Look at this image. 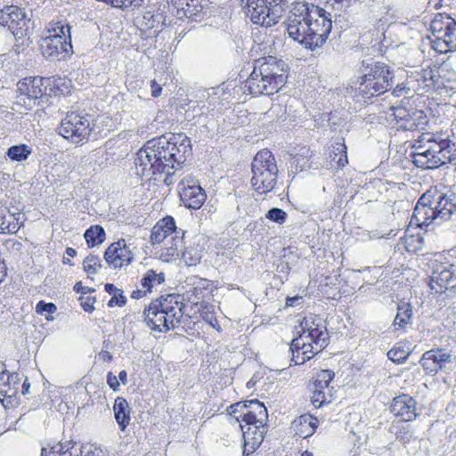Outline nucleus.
I'll return each instance as SVG.
<instances>
[{"mask_svg": "<svg viewBox=\"0 0 456 456\" xmlns=\"http://www.w3.org/2000/svg\"><path fill=\"white\" fill-rule=\"evenodd\" d=\"M191 151V140L183 134H163L149 140L136 153V175L155 180L157 175H165L163 181L170 186L175 183L176 171L182 168Z\"/></svg>", "mask_w": 456, "mask_h": 456, "instance_id": "nucleus-1", "label": "nucleus"}, {"mask_svg": "<svg viewBox=\"0 0 456 456\" xmlns=\"http://www.w3.org/2000/svg\"><path fill=\"white\" fill-rule=\"evenodd\" d=\"M285 24L289 37L310 50L321 48L332 28L330 13L306 2L292 4Z\"/></svg>", "mask_w": 456, "mask_h": 456, "instance_id": "nucleus-2", "label": "nucleus"}, {"mask_svg": "<svg viewBox=\"0 0 456 456\" xmlns=\"http://www.w3.org/2000/svg\"><path fill=\"white\" fill-rule=\"evenodd\" d=\"M287 79V67L283 61L273 56L257 59L253 70L244 82L243 94L252 95H273L284 86Z\"/></svg>", "mask_w": 456, "mask_h": 456, "instance_id": "nucleus-3", "label": "nucleus"}, {"mask_svg": "<svg viewBox=\"0 0 456 456\" xmlns=\"http://www.w3.org/2000/svg\"><path fill=\"white\" fill-rule=\"evenodd\" d=\"M251 185L259 195H265L275 189L279 169L270 151L262 150L256 154L251 163Z\"/></svg>", "mask_w": 456, "mask_h": 456, "instance_id": "nucleus-4", "label": "nucleus"}, {"mask_svg": "<svg viewBox=\"0 0 456 456\" xmlns=\"http://www.w3.org/2000/svg\"><path fill=\"white\" fill-rule=\"evenodd\" d=\"M394 75L390 68L383 62H374L365 68L356 92L364 100H370L392 89Z\"/></svg>", "mask_w": 456, "mask_h": 456, "instance_id": "nucleus-5", "label": "nucleus"}, {"mask_svg": "<svg viewBox=\"0 0 456 456\" xmlns=\"http://www.w3.org/2000/svg\"><path fill=\"white\" fill-rule=\"evenodd\" d=\"M70 26L61 21L49 23V35L41 40L42 54L51 60L64 59L71 52Z\"/></svg>", "mask_w": 456, "mask_h": 456, "instance_id": "nucleus-6", "label": "nucleus"}, {"mask_svg": "<svg viewBox=\"0 0 456 456\" xmlns=\"http://www.w3.org/2000/svg\"><path fill=\"white\" fill-rule=\"evenodd\" d=\"M250 20L269 28L278 23L288 0H239Z\"/></svg>", "mask_w": 456, "mask_h": 456, "instance_id": "nucleus-7", "label": "nucleus"}, {"mask_svg": "<svg viewBox=\"0 0 456 456\" xmlns=\"http://www.w3.org/2000/svg\"><path fill=\"white\" fill-rule=\"evenodd\" d=\"M94 128V119L90 114L70 111L61 119L58 134L72 143L87 141Z\"/></svg>", "mask_w": 456, "mask_h": 456, "instance_id": "nucleus-8", "label": "nucleus"}, {"mask_svg": "<svg viewBox=\"0 0 456 456\" xmlns=\"http://www.w3.org/2000/svg\"><path fill=\"white\" fill-rule=\"evenodd\" d=\"M456 216V200L439 196L435 207L415 206L411 217V224L418 227L428 226L433 222L447 221Z\"/></svg>", "mask_w": 456, "mask_h": 456, "instance_id": "nucleus-9", "label": "nucleus"}, {"mask_svg": "<svg viewBox=\"0 0 456 456\" xmlns=\"http://www.w3.org/2000/svg\"><path fill=\"white\" fill-rule=\"evenodd\" d=\"M433 43L440 52L456 49V21L449 15L437 13L430 23Z\"/></svg>", "mask_w": 456, "mask_h": 456, "instance_id": "nucleus-10", "label": "nucleus"}, {"mask_svg": "<svg viewBox=\"0 0 456 456\" xmlns=\"http://www.w3.org/2000/svg\"><path fill=\"white\" fill-rule=\"evenodd\" d=\"M49 78L42 77H25L17 84L18 102L29 104L31 101L44 99L48 97L46 93L49 86Z\"/></svg>", "mask_w": 456, "mask_h": 456, "instance_id": "nucleus-11", "label": "nucleus"}, {"mask_svg": "<svg viewBox=\"0 0 456 456\" xmlns=\"http://www.w3.org/2000/svg\"><path fill=\"white\" fill-rule=\"evenodd\" d=\"M298 335L302 339L314 342L316 351H322L329 340V333L321 318L305 317L299 324Z\"/></svg>", "mask_w": 456, "mask_h": 456, "instance_id": "nucleus-12", "label": "nucleus"}, {"mask_svg": "<svg viewBox=\"0 0 456 456\" xmlns=\"http://www.w3.org/2000/svg\"><path fill=\"white\" fill-rule=\"evenodd\" d=\"M455 359L452 350L436 347L426 351L422 354L419 363L427 374L436 375L439 370H443L446 364L452 363Z\"/></svg>", "mask_w": 456, "mask_h": 456, "instance_id": "nucleus-13", "label": "nucleus"}, {"mask_svg": "<svg viewBox=\"0 0 456 456\" xmlns=\"http://www.w3.org/2000/svg\"><path fill=\"white\" fill-rule=\"evenodd\" d=\"M430 289L436 294H442L456 287V266L439 265L430 277Z\"/></svg>", "mask_w": 456, "mask_h": 456, "instance_id": "nucleus-14", "label": "nucleus"}, {"mask_svg": "<svg viewBox=\"0 0 456 456\" xmlns=\"http://www.w3.org/2000/svg\"><path fill=\"white\" fill-rule=\"evenodd\" d=\"M162 310L164 318L167 319L168 330H174L181 323V320L184 314V304L182 302L180 295L168 294L162 296Z\"/></svg>", "mask_w": 456, "mask_h": 456, "instance_id": "nucleus-15", "label": "nucleus"}, {"mask_svg": "<svg viewBox=\"0 0 456 456\" xmlns=\"http://www.w3.org/2000/svg\"><path fill=\"white\" fill-rule=\"evenodd\" d=\"M104 259L114 268L128 265L134 259V254L126 244L125 240L112 243L104 252Z\"/></svg>", "mask_w": 456, "mask_h": 456, "instance_id": "nucleus-16", "label": "nucleus"}, {"mask_svg": "<svg viewBox=\"0 0 456 456\" xmlns=\"http://www.w3.org/2000/svg\"><path fill=\"white\" fill-rule=\"evenodd\" d=\"M248 406L245 412L234 416L236 421L244 422L245 424L243 426H245V428L253 426L263 428V424H265L268 418L265 406L258 400H250L248 401Z\"/></svg>", "mask_w": 456, "mask_h": 456, "instance_id": "nucleus-17", "label": "nucleus"}, {"mask_svg": "<svg viewBox=\"0 0 456 456\" xmlns=\"http://www.w3.org/2000/svg\"><path fill=\"white\" fill-rule=\"evenodd\" d=\"M390 411L403 421H412L419 415L416 400L406 394H402L393 399Z\"/></svg>", "mask_w": 456, "mask_h": 456, "instance_id": "nucleus-18", "label": "nucleus"}, {"mask_svg": "<svg viewBox=\"0 0 456 456\" xmlns=\"http://www.w3.org/2000/svg\"><path fill=\"white\" fill-rule=\"evenodd\" d=\"M162 296L153 300L143 312L144 320L151 330L159 332H166L168 330L167 319L160 307L162 305Z\"/></svg>", "mask_w": 456, "mask_h": 456, "instance_id": "nucleus-19", "label": "nucleus"}, {"mask_svg": "<svg viewBox=\"0 0 456 456\" xmlns=\"http://www.w3.org/2000/svg\"><path fill=\"white\" fill-rule=\"evenodd\" d=\"M175 235L183 236V232L177 230L172 216H166L153 226L151 234V241L152 244H159L168 237H170L172 240V237Z\"/></svg>", "mask_w": 456, "mask_h": 456, "instance_id": "nucleus-20", "label": "nucleus"}, {"mask_svg": "<svg viewBox=\"0 0 456 456\" xmlns=\"http://www.w3.org/2000/svg\"><path fill=\"white\" fill-rule=\"evenodd\" d=\"M18 375L9 374L7 370L0 373V402L4 408L12 405L18 393Z\"/></svg>", "mask_w": 456, "mask_h": 456, "instance_id": "nucleus-21", "label": "nucleus"}, {"mask_svg": "<svg viewBox=\"0 0 456 456\" xmlns=\"http://www.w3.org/2000/svg\"><path fill=\"white\" fill-rule=\"evenodd\" d=\"M436 143L437 147L436 150V159H435L436 167L446 164H456V142L436 134Z\"/></svg>", "mask_w": 456, "mask_h": 456, "instance_id": "nucleus-22", "label": "nucleus"}, {"mask_svg": "<svg viewBox=\"0 0 456 456\" xmlns=\"http://www.w3.org/2000/svg\"><path fill=\"white\" fill-rule=\"evenodd\" d=\"M243 434L244 446H243V456H249L252 454L262 444L265 434L266 433L265 424H263V428L253 426L245 428L240 423Z\"/></svg>", "mask_w": 456, "mask_h": 456, "instance_id": "nucleus-23", "label": "nucleus"}, {"mask_svg": "<svg viewBox=\"0 0 456 456\" xmlns=\"http://www.w3.org/2000/svg\"><path fill=\"white\" fill-rule=\"evenodd\" d=\"M6 11L11 13L7 25L8 28L14 37H22L26 35L30 20L27 17L26 12L18 6H6Z\"/></svg>", "mask_w": 456, "mask_h": 456, "instance_id": "nucleus-24", "label": "nucleus"}, {"mask_svg": "<svg viewBox=\"0 0 456 456\" xmlns=\"http://www.w3.org/2000/svg\"><path fill=\"white\" fill-rule=\"evenodd\" d=\"M87 446L80 445L74 441H67L66 443H61L58 445L53 447V451L50 452L52 456H95L94 453L89 451L85 452ZM46 450L42 449V456L45 455Z\"/></svg>", "mask_w": 456, "mask_h": 456, "instance_id": "nucleus-25", "label": "nucleus"}, {"mask_svg": "<svg viewBox=\"0 0 456 456\" xmlns=\"http://www.w3.org/2000/svg\"><path fill=\"white\" fill-rule=\"evenodd\" d=\"M178 193L183 205L191 209H200L207 199V194L201 186L184 188Z\"/></svg>", "mask_w": 456, "mask_h": 456, "instance_id": "nucleus-26", "label": "nucleus"}, {"mask_svg": "<svg viewBox=\"0 0 456 456\" xmlns=\"http://www.w3.org/2000/svg\"><path fill=\"white\" fill-rule=\"evenodd\" d=\"M132 409L126 398L118 396L113 404V412L116 422L121 431H125L131 420Z\"/></svg>", "mask_w": 456, "mask_h": 456, "instance_id": "nucleus-27", "label": "nucleus"}, {"mask_svg": "<svg viewBox=\"0 0 456 456\" xmlns=\"http://www.w3.org/2000/svg\"><path fill=\"white\" fill-rule=\"evenodd\" d=\"M428 124V117L423 110L411 109L409 116L405 117L396 124L397 129L404 131H414L423 128Z\"/></svg>", "mask_w": 456, "mask_h": 456, "instance_id": "nucleus-28", "label": "nucleus"}, {"mask_svg": "<svg viewBox=\"0 0 456 456\" xmlns=\"http://www.w3.org/2000/svg\"><path fill=\"white\" fill-rule=\"evenodd\" d=\"M318 420L310 414H303L292 423L295 434L302 438L312 436L317 428Z\"/></svg>", "mask_w": 456, "mask_h": 456, "instance_id": "nucleus-29", "label": "nucleus"}, {"mask_svg": "<svg viewBox=\"0 0 456 456\" xmlns=\"http://www.w3.org/2000/svg\"><path fill=\"white\" fill-rule=\"evenodd\" d=\"M176 16L180 19L187 17L193 20H200L204 14V7L200 3V0H189L183 3L182 8H175Z\"/></svg>", "mask_w": 456, "mask_h": 456, "instance_id": "nucleus-30", "label": "nucleus"}, {"mask_svg": "<svg viewBox=\"0 0 456 456\" xmlns=\"http://www.w3.org/2000/svg\"><path fill=\"white\" fill-rule=\"evenodd\" d=\"M437 149L436 141L428 145V148L426 150V152L422 153L419 156L412 157V163L419 168L422 169H436V161H435L436 159V150Z\"/></svg>", "mask_w": 456, "mask_h": 456, "instance_id": "nucleus-31", "label": "nucleus"}, {"mask_svg": "<svg viewBox=\"0 0 456 456\" xmlns=\"http://www.w3.org/2000/svg\"><path fill=\"white\" fill-rule=\"evenodd\" d=\"M183 236L180 235L172 237L171 246L163 248L160 253V258L162 260L165 262H171L178 257L183 247Z\"/></svg>", "mask_w": 456, "mask_h": 456, "instance_id": "nucleus-32", "label": "nucleus"}, {"mask_svg": "<svg viewBox=\"0 0 456 456\" xmlns=\"http://www.w3.org/2000/svg\"><path fill=\"white\" fill-rule=\"evenodd\" d=\"M412 308L410 304L403 303L397 306V314L394 320L393 325L401 329H404L407 324L411 322Z\"/></svg>", "mask_w": 456, "mask_h": 456, "instance_id": "nucleus-33", "label": "nucleus"}, {"mask_svg": "<svg viewBox=\"0 0 456 456\" xmlns=\"http://www.w3.org/2000/svg\"><path fill=\"white\" fill-rule=\"evenodd\" d=\"M84 237L88 247L92 248L104 241L105 231L101 225H92L86 231Z\"/></svg>", "mask_w": 456, "mask_h": 456, "instance_id": "nucleus-34", "label": "nucleus"}, {"mask_svg": "<svg viewBox=\"0 0 456 456\" xmlns=\"http://www.w3.org/2000/svg\"><path fill=\"white\" fill-rule=\"evenodd\" d=\"M165 281V273L160 272L159 273L152 269L147 270L141 280V286L146 289V291H151L154 286L162 284Z\"/></svg>", "mask_w": 456, "mask_h": 456, "instance_id": "nucleus-35", "label": "nucleus"}, {"mask_svg": "<svg viewBox=\"0 0 456 456\" xmlns=\"http://www.w3.org/2000/svg\"><path fill=\"white\" fill-rule=\"evenodd\" d=\"M32 153V149L27 144H18L11 146L7 151L6 156L12 161L22 162L25 161Z\"/></svg>", "mask_w": 456, "mask_h": 456, "instance_id": "nucleus-36", "label": "nucleus"}, {"mask_svg": "<svg viewBox=\"0 0 456 456\" xmlns=\"http://www.w3.org/2000/svg\"><path fill=\"white\" fill-rule=\"evenodd\" d=\"M208 287V281L207 280H200L197 285L187 290L186 296L188 301L194 305H198L200 301L205 297Z\"/></svg>", "mask_w": 456, "mask_h": 456, "instance_id": "nucleus-37", "label": "nucleus"}, {"mask_svg": "<svg viewBox=\"0 0 456 456\" xmlns=\"http://www.w3.org/2000/svg\"><path fill=\"white\" fill-rule=\"evenodd\" d=\"M346 149L344 139L334 142L330 148V153L338 156L337 169L343 168L348 163Z\"/></svg>", "mask_w": 456, "mask_h": 456, "instance_id": "nucleus-38", "label": "nucleus"}, {"mask_svg": "<svg viewBox=\"0 0 456 456\" xmlns=\"http://www.w3.org/2000/svg\"><path fill=\"white\" fill-rule=\"evenodd\" d=\"M20 229V224L14 215L5 216L4 210H0V233H15Z\"/></svg>", "mask_w": 456, "mask_h": 456, "instance_id": "nucleus-39", "label": "nucleus"}, {"mask_svg": "<svg viewBox=\"0 0 456 456\" xmlns=\"http://www.w3.org/2000/svg\"><path fill=\"white\" fill-rule=\"evenodd\" d=\"M436 140V134H422L418 140L412 145L414 151L411 153V157L419 156L426 152L428 145L432 144Z\"/></svg>", "mask_w": 456, "mask_h": 456, "instance_id": "nucleus-40", "label": "nucleus"}, {"mask_svg": "<svg viewBox=\"0 0 456 456\" xmlns=\"http://www.w3.org/2000/svg\"><path fill=\"white\" fill-rule=\"evenodd\" d=\"M292 346L295 348H299L301 350V354L305 355V359L310 360L314 357V355L320 351H316L314 342L307 341L306 339H302V337L298 335L297 338H293Z\"/></svg>", "mask_w": 456, "mask_h": 456, "instance_id": "nucleus-41", "label": "nucleus"}, {"mask_svg": "<svg viewBox=\"0 0 456 456\" xmlns=\"http://www.w3.org/2000/svg\"><path fill=\"white\" fill-rule=\"evenodd\" d=\"M312 152L307 148H301L299 153H297L292 159V164L295 166L297 171H303L304 169L310 167V158Z\"/></svg>", "mask_w": 456, "mask_h": 456, "instance_id": "nucleus-42", "label": "nucleus"}, {"mask_svg": "<svg viewBox=\"0 0 456 456\" xmlns=\"http://www.w3.org/2000/svg\"><path fill=\"white\" fill-rule=\"evenodd\" d=\"M410 354L409 347L405 348L403 345H397L387 352V357L394 362L403 363L409 357Z\"/></svg>", "mask_w": 456, "mask_h": 456, "instance_id": "nucleus-43", "label": "nucleus"}, {"mask_svg": "<svg viewBox=\"0 0 456 456\" xmlns=\"http://www.w3.org/2000/svg\"><path fill=\"white\" fill-rule=\"evenodd\" d=\"M182 256L186 265L195 266L200 263L202 254L198 248H186Z\"/></svg>", "mask_w": 456, "mask_h": 456, "instance_id": "nucleus-44", "label": "nucleus"}, {"mask_svg": "<svg viewBox=\"0 0 456 456\" xmlns=\"http://www.w3.org/2000/svg\"><path fill=\"white\" fill-rule=\"evenodd\" d=\"M102 267L101 258L96 255L90 254L84 260V270L90 274H95Z\"/></svg>", "mask_w": 456, "mask_h": 456, "instance_id": "nucleus-45", "label": "nucleus"}, {"mask_svg": "<svg viewBox=\"0 0 456 456\" xmlns=\"http://www.w3.org/2000/svg\"><path fill=\"white\" fill-rule=\"evenodd\" d=\"M438 71L436 69H426L422 70V78L425 83V86L428 88H437L438 82Z\"/></svg>", "mask_w": 456, "mask_h": 456, "instance_id": "nucleus-46", "label": "nucleus"}, {"mask_svg": "<svg viewBox=\"0 0 456 456\" xmlns=\"http://www.w3.org/2000/svg\"><path fill=\"white\" fill-rule=\"evenodd\" d=\"M390 111L391 112L388 114V120L391 123H394L395 126H396V124L400 120H402L405 117L409 116V114L411 112V109L408 110L404 107L397 106V107H392L390 109Z\"/></svg>", "mask_w": 456, "mask_h": 456, "instance_id": "nucleus-47", "label": "nucleus"}, {"mask_svg": "<svg viewBox=\"0 0 456 456\" xmlns=\"http://www.w3.org/2000/svg\"><path fill=\"white\" fill-rule=\"evenodd\" d=\"M265 217L273 223L282 224L286 222L288 215L281 208H272L265 214Z\"/></svg>", "mask_w": 456, "mask_h": 456, "instance_id": "nucleus-48", "label": "nucleus"}, {"mask_svg": "<svg viewBox=\"0 0 456 456\" xmlns=\"http://www.w3.org/2000/svg\"><path fill=\"white\" fill-rule=\"evenodd\" d=\"M311 402L314 407L319 408L324 403H330V400L326 396L325 391L313 389Z\"/></svg>", "mask_w": 456, "mask_h": 456, "instance_id": "nucleus-49", "label": "nucleus"}, {"mask_svg": "<svg viewBox=\"0 0 456 456\" xmlns=\"http://www.w3.org/2000/svg\"><path fill=\"white\" fill-rule=\"evenodd\" d=\"M194 186H200L198 180H196L192 175H187L181 179L178 183L177 189L179 191H183L184 188H193Z\"/></svg>", "mask_w": 456, "mask_h": 456, "instance_id": "nucleus-50", "label": "nucleus"}, {"mask_svg": "<svg viewBox=\"0 0 456 456\" xmlns=\"http://www.w3.org/2000/svg\"><path fill=\"white\" fill-rule=\"evenodd\" d=\"M56 310L57 307L53 303H46L44 300L39 301L36 305V312L39 314L44 313L53 314Z\"/></svg>", "mask_w": 456, "mask_h": 456, "instance_id": "nucleus-51", "label": "nucleus"}, {"mask_svg": "<svg viewBox=\"0 0 456 456\" xmlns=\"http://www.w3.org/2000/svg\"><path fill=\"white\" fill-rule=\"evenodd\" d=\"M79 300H80L81 307L83 308L84 311L92 313L94 310V304L96 301L95 297H90V296H87V297L81 296L79 297Z\"/></svg>", "mask_w": 456, "mask_h": 456, "instance_id": "nucleus-52", "label": "nucleus"}, {"mask_svg": "<svg viewBox=\"0 0 456 456\" xmlns=\"http://www.w3.org/2000/svg\"><path fill=\"white\" fill-rule=\"evenodd\" d=\"M289 350L292 353L291 362H293L295 365L303 364L308 361V359H305V355L301 354L302 352L299 348H295V346H292V342L290 343Z\"/></svg>", "mask_w": 456, "mask_h": 456, "instance_id": "nucleus-53", "label": "nucleus"}, {"mask_svg": "<svg viewBox=\"0 0 456 456\" xmlns=\"http://www.w3.org/2000/svg\"><path fill=\"white\" fill-rule=\"evenodd\" d=\"M126 303V297L123 294V290L112 296V297L108 302L109 307H113L114 305H118L122 307Z\"/></svg>", "mask_w": 456, "mask_h": 456, "instance_id": "nucleus-54", "label": "nucleus"}, {"mask_svg": "<svg viewBox=\"0 0 456 456\" xmlns=\"http://www.w3.org/2000/svg\"><path fill=\"white\" fill-rule=\"evenodd\" d=\"M248 402L244 403H237L230 405L228 408V411H229L230 415H233L236 413H240V414H242V412H245L244 411L248 409Z\"/></svg>", "mask_w": 456, "mask_h": 456, "instance_id": "nucleus-55", "label": "nucleus"}, {"mask_svg": "<svg viewBox=\"0 0 456 456\" xmlns=\"http://www.w3.org/2000/svg\"><path fill=\"white\" fill-rule=\"evenodd\" d=\"M334 372L331 370H322L317 374V379H321V382L323 383H330V381L334 379Z\"/></svg>", "mask_w": 456, "mask_h": 456, "instance_id": "nucleus-56", "label": "nucleus"}, {"mask_svg": "<svg viewBox=\"0 0 456 456\" xmlns=\"http://www.w3.org/2000/svg\"><path fill=\"white\" fill-rule=\"evenodd\" d=\"M107 383L112 390L118 391L119 389V387H120L119 381H118V378L115 375H113L112 372L108 373Z\"/></svg>", "mask_w": 456, "mask_h": 456, "instance_id": "nucleus-57", "label": "nucleus"}, {"mask_svg": "<svg viewBox=\"0 0 456 456\" xmlns=\"http://www.w3.org/2000/svg\"><path fill=\"white\" fill-rule=\"evenodd\" d=\"M433 202L431 200V195L425 193L423 194L418 200L416 206H424V207H433Z\"/></svg>", "mask_w": 456, "mask_h": 456, "instance_id": "nucleus-58", "label": "nucleus"}, {"mask_svg": "<svg viewBox=\"0 0 456 456\" xmlns=\"http://www.w3.org/2000/svg\"><path fill=\"white\" fill-rule=\"evenodd\" d=\"M10 12L6 11V6L0 11V25L7 27L10 20Z\"/></svg>", "mask_w": 456, "mask_h": 456, "instance_id": "nucleus-59", "label": "nucleus"}, {"mask_svg": "<svg viewBox=\"0 0 456 456\" xmlns=\"http://www.w3.org/2000/svg\"><path fill=\"white\" fill-rule=\"evenodd\" d=\"M410 89L406 88L403 84H396L395 87L393 89V94L395 96L400 97L404 94H407Z\"/></svg>", "mask_w": 456, "mask_h": 456, "instance_id": "nucleus-60", "label": "nucleus"}, {"mask_svg": "<svg viewBox=\"0 0 456 456\" xmlns=\"http://www.w3.org/2000/svg\"><path fill=\"white\" fill-rule=\"evenodd\" d=\"M151 95L153 97H159L161 94L162 87L155 80L151 81Z\"/></svg>", "mask_w": 456, "mask_h": 456, "instance_id": "nucleus-61", "label": "nucleus"}, {"mask_svg": "<svg viewBox=\"0 0 456 456\" xmlns=\"http://www.w3.org/2000/svg\"><path fill=\"white\" fill-rule=\"evenodd\" d=\"M74 290L77 293H81V294H86V293H89L91 291H94V289H90L88 287H85L83 286L82 282L81 281H78L77 282L75 285H74Z\"/></svg>", "mask_w": 456, "mask_h": 456, "instance_id": "nucleus-62", "label": "nucleus"}, {"mask_svg": "<svg viewBox=\"0 0 456 456\" xmlns=\"http://www.w3.org/2000/svg\"><path fill=\"white\" fill-rule=\"evenodd\" d=\"M302 299L303 298L299 296L287 297L286 306H291V307L297 306L301 303Z\"/></svg>", "mask_w": 456, "mask_h": 456, "instance_id": "nucleus-63", "label": "nucleus"}, {"mask_svg": "<svg viewBox=\"0 0 456 456\" xmlns=\"http://www.w3.org/2000/svg\"><path fill=\"white\" fill-rule=\"evenodd\" d=\"M104 288H105V291L112 296L115 294H118V292H120L122 290L111 283H106Z\"/></svg>", "mask_w": 456, "mask_h": 456, "instance_id": "nucleus-64", "label": "nucleus"}]
</instances>
